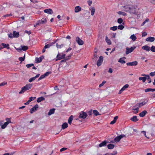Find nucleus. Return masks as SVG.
Segmentation results:
<instances>
[{
    "label": "nucleus",
    "mask_w": 155,
    "mask_h": 155,
    "mask_svg": "<svg viewBox=\"0 0 155 155\" xmlns=\"http://www.w3.org/2000/svg\"><path fill=\"white\" fill-rule=\"evenodd\" d=\"M45 98L43 97H39L37 99V101L39 103L42 101H44Z\"/></svg>",
    "instance_id": "nucleus-25"
},
{
    "label": "nucleus",
    "mask_w": 155,
    "mask_h": 155,
    "mask_svg": "<svg viewBox=\"0 0 155 155\" xmlns=\"http://www.w3.org/2000/svg\"><path fill=\"white\" fill-rule=\"evenodd\" d=\"M136 47L135 46L132 47L130 48L128 47L126 48V51L125 53L126 54H128L131 52H133V51L135 49Z\"/></svg>",
    "instance_id": "nucleus-2"
},
{
    "label": "nucleus",
    "mask_w": 155,
    "mask_h": 155,
    "mask_svg": "<svg viewBox=\"0 0 155 155\" xmlns=\"http://www.w3.org/2000/svg\"><path fill=\"white\" fill-rule=\"evenodd\" d=\"M87 3L89 6H91L92 3V2L91 0H88L87 1Z\"/></svg>",
    "instance_id": "nucleus-63"
},
{
    "label": "nucleus",
    "mask_w": 155,
    "mask_h": 155,
    "mask_svg": "<svg viewBox=\"0 0 155 155\" xmlns=\"http://www.w3.org/2000/svg\"><path fill=\"white\" fill-rule=\"evenodd\" d=\"M147 81H148V83H150L151 82V80L150 78V77L149 76H148L147 78Z\"/></svg>",
    "instance_id": "nucleus-50"
},
{
    "label": "nucleus",
    "mask_w": 155,
    "mask_h": 155,
    "mask_svg": "<svg viewBox=\"0 0 155 155\" xmlns=\"http://www.w3.org/2000/svg\"><path fill=\"white\" fill-rule=\"evenodd\" d=\"M129 87V85L128 84H126L124 85L122 88L119 91V94H121L122 92L125 90L126 88H127Z\"/></svg>",
    "instance_id": "nucleus-11"
},
{
    "label": "nucleus",
    "mask_w": 155,
    "mask_h": 155,
    "mask_svg": "<svg viewBox=\"0 0 155 155\" xmlns=\"http://www.w3.org/2000/svg\"><path fill=\"white\" fill-rule=\"evenodd\" d=\"M91 15L93 16L94 15L95 12V8L94 7L91 8Z\"/></svg>",
    "instance_id": "nucleus-39"
},
{
    "label": "nucleus",
    "mask_w": 155,
    "mask_h": 155,
    "mask_svg": "<svg viewBox=\"0 0 155 155\" xmlns=\"http://www.w3.org/2000/svg\"><path fill=\"white\" fill-rule=\"evenodd\" d=\"M12 14H7L4 15L3 16V17L4 18L10 16H12Z\"/></svg>",
    "instance_id": "nucleus-59"
},
{
    "label": "nucleus",
    "mask_w": 155,
    "mask_h": 155,
    "mask_svg": "<svg viewBox=\"0 0 155 155\" xmlns=\"http://www.w3.org/2000/svg\"><path fill=\"white\" fill-rule=\"evenodd\" d=\"M137 64V62L136 61H135L127 63L126 64L127 66H136Z\"/></svg>",
    "instance_id": "nucleus-12"
},
{
    "label": "nucleus",
    "mask_w": 155,
    "mask_h": 155,
    "mask_svg": "<svg viewBox=\"0 0 155 155\" xmlns=\"http://www.w3.org/2000/svg\"><path fill=\"white\" fill-rule=\"evenodd\" d=\"M7 84V82L5 81L3 82L0 84V86H3L6 84Z\"/></svg>",
    "instance_id": "nucleus-57"
},
{
    "label": "nucleus",
    "mask_w": 155,
    "mask_h": 155,
    "mask_svg": "<svg viewBox=\"0 0 155 155\" xmlns=\"http://www.w3.org/2000/svg\"><path fill=\"white\" fill-rule=\"evenodd\" d=\"M106 81H103L102 83L99 84V87H100L102 86L106 83Z\"/></svg>",
    "instance_id": "nucleus-49"
},
{
    "label": "nucleus",
    "mask_w": 155,
    "mask_h": 155,
    "mask_svg": "<svg viewBox=\"0 0 155 155\" xmlns=\"http://www.w3.org/2000/svg\"><path fill=\"white\" fill-rule=\"evenodd\" d=\"M6 48L8 49L10 48L9 47L8 44H5L4 43H2L0 45V49L3 48Z\"/></svg>",
    "instance_id": "nucleus-10"
},
{
    "label": "nucleus",
    "mask_w": 155,
    "mask_h": 155,
    "mask_svg": "<svg viewBox=\"0 0 155 155\" xmlns=\"http://www.w3.org/2000/svg\"><path fill=\"white\" fill-rule=\"evenodd\" d=\"M107 144V142L106 141H104L102 142V143H101L99 144V146L100 147H103L105 146Z\"/></svg>",
    "instance_id": "nucleus-32"
},
{
    "label": "nucleus",
    "mask_w": 155,
    "mask_h": 155,
    "mask_svg": "<svg viewBox=\"0 0 155 155\" xmlns=\"http://www.w3.org/2000/svg\"><path fill=\"white\" fill-rule=\"evenodd\" d=\"M123 21V19L122 18H119L117 20V22L119 24H121L122 23Z\"/></svg>",
    "instance_id": "nucleus-46"
},
{
    "label": "nucleus",
    "mask_w": 155,
    "mask_h": 155,
    "mask_svg": "<svg viewBox=\"0 0 155 155\" xmlns=\"http://www.w3.org/2000/svg\"><path fill=\"white\" fill-rule=\"evenodd\" d=\"M130 38L133 41H136L137 39V37L134 34L130 36Z\"/></svg>",
    "instance_id": "nucleus-38"
},
{
    "label": "nucleus",
    "mask_w": 155,
    "mask_h": 155,
    "mask_svg": "<svg viewBox=\"0 0 155 155\" xmlns=\"http://www.w3.org/2000/svg\"><path fill=\"white\" fill-rule=\"evenodd\" d=\"M25 58V54L24 56L23 57H20L18 59L19 60V61H21V62L24 61Z\"/></svg>",
    "instance_id": "nucleus-40"
},
{
    "label": "nucleus",
    "mask_w": 155,
    "mask_h": 155,
    "mask_svg": "<svg viewBox=\"0 0 155 155\" xmlns=\"http://www.w3.org/2000/svg\"><path fill=\"white\" fill-rule=\"evenodd\" d=\"M36 98V97H31L29 98V99L28 100V102H30L34 100Z\"/></svg>",
    "instance_id": "nucleus-43"
},
{
    "label": "nucleus",
    "mask_w": 155,
    "mask_h": 155,
    "mask_svg": "<svg viewBox=\"0 0 155 155\" xmlns=\"http://www.w3.org/2000/svg\"><path fill=\"white\" fill-rule=\"evenodd\" d=\"M118 118V117L117 116H116L114 118V120L111 121L110 123V124H113L115 123L116 122V121Z\"/></svg>",
    "instance_id": "nucleus-23"
},
{
    "label": "nucleus",
    "mask_w": 155,
    "mask_h": 155,
    "mask_svg": "<svg viewBox=\"0 0 155 155\" xmlns=\"http://www.w3.org/2000/svg\"><path fill=\"white\" fill-rule=\"evenodd\" d=\"M73 54L72 53H71L69 55L66 56L65 58V61H66L70 59L71 58V57L72 54Z\"/></svg>",
    "instance_id": "nucleus-34"
},
{
    "label": "nucleus",
    "mask_w": 155,
    "mask_h": 155,
    "mask_svg": "<svg viewBox=\"0 0 155 155\" xmlns=\"http://www.w3.org/2000/svg\"><path fill=\"white\" fill-rule=\"evenodd\" d=\"M28 48L27 46H23L22 47V50L24 51H25L28 49Z\"/></svg>",
    "instance_id": "nucleus-45"
},
{
    "label": "nucleus",
    "mask_w": 155,
    "mask_h": 155,
    "mask_svg": "<svg viewBox=\"0 0 155 155\" xmlns=\"http://www.w3.org/2000/svg\"><path fill=\"white\" fill-rule=\"evenodd\" d=\"M124 8L125 9V11H126V12H128V11H127L130 10V9L131 8V6H129L126 5V6H124Z\"/></svg>",
    "instance_id": "nucleus-37"
},
{
    "label": "nucleus",
    "mask_w": 155,
    "mask_h": 155,
    "mask_svg": "<svg viewBox=\"0 0 155 155\" xmlns=\"http://www.w3.org/2000/svg\"><path fill=\"white\" fill-rule=\"evenodd\" d=\"M73 117L71 115V116L68 119V123L70 124H71L72 123V121L73 120Z\"/></svg>",
    "instance_id": "nucleus-24"
},
{
    "label": "nucleus",
    "mask_w": 155,
    "mask_h": 155,
    "mask_svg": "<svg viewBox=\"0 0 155 155\" xmlns=\"http://www.w3.org/2000/svg\"><path fill=\"white\" fill-rule=\"evenodd\" d=\"M141 132L144 135V136H145V137L148 139H149V138L147 137L146 134V132L145 131H141Z\"/></svg>",
    "instance_id": "nucleus-60"
},
{
    "label": "nucleus",
    "mask_w": 155,
    "mask_h": 155,
    "mask_svg": "<svg viewBox=\"0 0 155 155\" xmlns=\"http://www.w3.org/2000/svg\"><path fill=\"white\" fill-rule=\"evenodd\" d=\"M139 79L140 81L142 80L143 83H144L147 80V78L145 77H140L139 78Z\"/></svg>",
    "instance_id": "nucleus-29"
},
{
    "label": "nucleus",
    "mask_w": 155,
    "mask_h": 155,
    "mask_svg": "<svg viewBox=\"0 0 155 155\" xmlns=\"http://www.w3.org/2000/svg\"><path fill=\"white\" fill-rule=\"evenodd\" d=\"M142 49L149 51H150V47L147 45H144L142 47Z\"/></svg>",
    "instance_id": "nucleus-18"
},
{
    "label": "nucleus",
    "mask_w": 155,
    "mask_h": 155,
    "mask_svg": "<svg viewBox=\"0 0 155 155\" xmlns=\"http://www.w3.org/2000/svg\"><path fill=\"white\" fill-rule=\"evenodd\" d=\"M75 41L77 43L80 45H82L84 44V41L78 36L76 38Z\"/></svg>",
    "instance_id": "nucleus-6"
},
{
    "label": "nucleus",
    "mask_w": 155,
    "mask_h": 155,
    "mask_svg": "<svg viewBox=\"0 0 155 155\" xmlns=\"http://www.w3.org/2000/svg\"><path fill=\"white\" fill-rule=\"evenodd\" d=\"M117 152L116 151H114L112 153H110V155H116Z\"/></svg>",
    "instance_id": "nucleus-61"
},
{
    "label": "nucleus",
    "mask_w": 155,
    "mask_h": 155,
    "mask_svg": "<svg viewBox=\"0 0 155 155\" xmlns=\"http://www.w3.org/2000/svg\"><path fill=\"white\" fill-rule=\"evenodd\" d=\"M93 113L94 115L96 116L100 115L99 113L96 110H94L93 111Z\"/></svg>",
    "instance_id": "nucleus-36"
},
{
    "label": "nucleus",
    "mask_w": 155,
    "mask_h": 155,
    "mask_svg": "<svg viewBox=\"0 0 155 155\" xmlns=\"http://www.w3.org/2000/svg\"><path fill=\"white\" fill-rule=\"evenodd\" d=\"M147 113L146 110H144L139 114L140 116L141 117H143Z\"/></svg>",
    "instance_id": "nucleus-20"
},
{
    "label": "nucleus",
    "mask_w": 155,
    "mask_h": 155,
    "mask_svg": "<svg viewBox=\"0 0 155 155\" xmlns=\"http://www.w3.org/2000/svg\"><path fill=\"white\" fill-rule=\"evenodd\" d=\"M68 127V124L67 123L65 122L61 126L62 129H64Z\"/></svg>",
    "instance_id": "nucleus-22"
},
{
    "label": "nucleus",
    "mask_w": 155,
    "mask_h": 155,
    "mask_svg": "<svg viewBox=\"0 0 155 155\" xmlns=\"http://www.w3.org/2000/svg\"><path fill=\"white\" fill-rule=\"evenodd\" d=\"M87 116V113L83 111H81L79 113V117L82 119L85 118Z\"/></svg>",
    "instance_id": "nucleus-4"
},
{
    "label": "nucleus",
    "mask_w": 155,
    "mask_h": 155,
    "mask_svg": "<svg viewBox=\"0 0 155 155\" xmlns=\"http://www.w3.org/2000/svg\"><path fill=\"white\" fill-rule=\"evenodd\" d=\"M55 110V109L54 108L50 109L48 113V115H51L52 114H54V112Z\"/></svg>",
    "instance_id": "nucleus-27"
},
{
    "label": "nucleus",
    "mask_w": 155,
    "mask_h": 155,
    "mask_svg": "<svg viewBox=\"0 0 155 155\" xmlns=\"http://www.w3.org/2000/svg\"><path fill=\"white\" fill-rule=\"evenodd\" d=\"M117 26H114L113 27H110V29L113 31H115L117 30Z\"/></svg>",
    "instance_id": "nucleus-42"
},
{
    "label": "nucleus",
    "mask_w": 155,
    "mask_h": 155,
    "mask_svg": "<svg viewBox=\"0 0 155 155\" xmlns=\"http://www.w3.org/2000/svg\"><path fill=\"white\" fill-rule=\"evenodd\" d=\"M56 46L58 48H60L63 47V44H61V45H59L58 43H57L56 44Z\"/></svg>",
    "instance_id": "nucleus-55"
},
{
    "label": "nucleus",
    "mask_w": 155,
    "mask_h": 155,
    "mask_svg": "<svg viewBox=\"0 0 155 155\" xmlns=\"http://www.w3.org/2000/svg\"><path fill=\"white\" fill-rule=\"evenodd\" d=\"M46 18H43L41 21H39L40 24H45L46 23Z\"/></svg>",
    "instance_id": "nucleus-31"
},
{
    "label": "nucleus",
    "mask_w": 155,
    "mask_h": 155,
    "mask_svg": "<svg viewBox=\"0 0 155 155\" xmlns=\"http://www.w3.org/2000/svg\"><path fill=\"white\" fill-rule=\"evenodd\" d=\"M125 135L124 134H121L119 136L116 137L114 139V140L115 142H119L121 139L124 137H125Z\"/></svg>",
    "instance_id": "nucleus-7"
},
{
    "label": "nucleus",
    "mask_w": 155,
    "mask_h": 155,
    "mask_svg": "<svg viewBox=\"0 0 155 155\" xmlns=\"http://www.w3.org/2000/svg\"><path fill=\"white\" fill-rule=\"evenodd\" d=\"M32 86V84H26L25 86L22 87L21 91L19 92V94L23 93L24 92L31 89Z\"/></svg>",
    "instance_id": "nucleus-1"
},
{
    "label": "nucleus",
    "mask_w": 155,
    "mask_h": 155,
    "mask_svg": "<svg viewBox=\"0 0 155 155\" xmlns=\"http://www.w3.org/2000/svg\"><path fill=\"white\" fill-rule=\"evenodd\" d=\"M51 74V72H49V71H48V72H46L45 74H44L45 76V77H47V76H48L49 74Z\"/></svg>",
    "instance_id": "nucleus-56"
},
{
    "label": "nucleus",
    "mask_w": 155,
    "mask_h": 155,
    "mask_svg": "<svg viewBox=\"0 0 155 155\" xmlns=\"http://www.w3.org/2000/svg\"><path fill=\"white\" fill-rule=\"evenodd\" d=\"M36 79V78H35L34 77H32V78H31L28 80V81L29 82H32V81H34L35 79Z\"/></svg>",
    "instance_id": "nucleus-47"
},
{
    "label": "nucleus",
    "mask_w": 155,
    "mask_h": 155,
    "mask_svg": "<svg viewBox=\"0 0 155 155\" xmlns=\"http://www.w3.org/2000/svg\"><path fill=\"white\" fill-rule=\"evenodd\" d=\"M123 58H124V59H126L125 57H124L123 58H121L119 59L118 62L121 64H124L126 63L125 61L123 60Z\"/></svg>",
    "instance_id": "nucleus-30"
},
{
    "label": "nucleus",
    "mask_w": 155,
    "mask_h": 155,
    "mask_svg": "<svg viewBox=\"0 0 155 155\" xmlns=\"http://www.w3.org/2000/svg\"><path fill=\"white\" fill-rule=\"evenodd\" d=\"M8 37L10 38H12L14 37L13 36V33H10L9 34H8Z\"/></svg>",
    "instance_id": "nucleus-58"
},
{
    "label": "nucleus",
    "mask_w": 155,
    "mask_h": 155,
    "mask_svg": "<svg viewBox=\"0 0 155 155\" xmlns=\"http://www.w3.org/2000/svg\"><path fill=\"white\" fill-rule=\"evenodd\" d=\"M44 58L43 56H41L40 57L36 58L35 61L36 63H40L41 62L42 59Z\"/></svg>",
    "instance_id": "nucleus-16"
},
{
    "label": "nucleus",
    "mask_w": 155,
    "mask_h": 155,
    "mask_svg": "<svg viewBox=\"0 0 155 155\" xmlns=\"http://www.w3.org/2000/svg\"><path fill=\"white\" fill-rule=\"evenodd\" d=\"M44 12L49 14H52L53 13V12L51 9H46L44 10Z\"/></svg>",
    "instance_id": "nucleus-14"
},
{
    "label": "nucleus",
    "mask_w": 155,
    "mask_h": 155,
    "mask_svg": "<svg viewBox=\"0 0 155 155\" xmlns=\"http://www.w3.org/2000/svg\"><path fill=\"white\" fill-rule=\"evenodd\" d=\"M114 146L113 144H110L107 145V148L109 149H111L114 148Z\"/></svg>",
    "instance_id": "nucleus-33"
},
{
    "label": "nucleus",
    "mask_w": 155,
    "mask_h": 155,
    "mask_svg": "<svg viewBox=\"0 0 155 155\" xmlns=\"http://www.w3.org/2000/svg\"><path fill=\"white\" fill-rule=\"evenodd\" d=\"M81 10V8L79 6L75 7L74 8V12L76 13H78Z\"/></svg>",
    "instance_id": "nucleus-17"
},
{
    "label": "nucleus",
    "mask_w": 155,
    "mask_h": 155,
    "mask_svg": "<svg viewBox=\"0 0 155 155\" xmlns=\"http://www.w3.org/2000/svg\"><path fill=\"white\" fill-rule=\"evenodd\" d=\"M150 49L152 52H155V47L154 46H152Z\"/></svg>",
    "instance_id": "nucleus-48"
},
{
    "label": "nucleus",
    "mask_w": 155,
    "mask_h": 155,
    "mask_svg": "<svg viewBox=\"0 0 155 155\" xmlns=\"http://www.w3.org/2000/svg\"><path fill=\"white\" fill-rule=\"evenodd\" d=\"M105 40L107 43L109 45H110L111 44V42L110 40L108 38L107 36H106L105 37Z\"/></svg>",
    "instance_id": "nucleus-28"
},
{
    "label": "nucleus",
    "mask_w": 155,
    "mask_h": 155,
    "mask_svg": "<svg viewBox=\"0 0 155 155\" xmlns=\"http://www.w3.org/2000/svg\"><path fill=\"white\" fill-rule=\"evenodd\" d=\"M13 33V37L14 38H17L19 36V33L18 32H17L15 31H14Z\"/></svg>",
    "instance_id": "nucleus-21"
},
{
    "label": "nucleus",
    "mask_w": 155,
    "mask_h": 155,
    "mask_svg": "<svg viewBox=\"0 0 155 155\" xmlns=\"http://www.w3.org/2000/svg\"><path fill=\"white\" fill-rule=\"evenodd\" d=\"M117 13L119 15H121L123 16H125L126 15V14L125 12L121 11H119L117 12Z\"/></svg>",
    "instance_id": "nucleus-41"
},
{
    "label": "nucleus",
    "mask_w": 155,
    "mask_h": 155,
    "mask_svg": "<svg viewBox=\"0 0 155 155\" xmlns=\"http://www.w3.org/2000/svg\"><path fill=\"white\" fill-rule=\"evenodd\" d=\"M148 102V101L147 100H145L143 101L141 103L137 104V106H138L139 107H141L145 104H146Z\"/></svg>",
    "instance_id": "nucleus-13"
},
{
    "label": "nucleus",
    "mask_w": 155,
    "mask_h": 155,
    "mask_svg": "<svg viewBox=\"0 0 155 155\" xmlns=\"http://www.w3.org/2000/svg\"><path fill=\"white\" fill-rule=\"evenodd\" d=\"M155 40V38L154 37H149L146 38V41H147L153 42Z\"/></svg>",
    "instance_id": "nucleus-15"
},
{
    "label": "nucleus",
    "mask_w": 155,
    "mask_h": 155,
    "mask_svg": "<svg viewBox=\"0 0 155 155\" xmlns=\"http://www.w3.org/2000/svg\"><path fill=\"white\" fill-rule=\"evenodd\" d=\"M38 108V104H36L35 106L31 108L30 110V112L31 114H32L34 112L36 111Z\"/></svg>",
    "instance_id": "nucleus-9"
},
{
    "label": "nucleus",
    "mask_w": 155,
    "mask_h": 155,
    "mask_svg": "<svg viewBox=\"0 0 155 155\" xmlns=\"http://www.w3.org/2000/svg\"><path fill=\"white\" fill-rule=\"evenodd\" d=\"M103 61V57L102 56H101L99 57V59L97 61V64L98 67L100 66Z\"/></svg>",
    "instance_id": "nucleus-5"
},
{
    "label": "nucleus",
    "mask_w": 155,
    "mask_h": 155,
    "mask_svg": "<svg viewBox=\"0 0 155 155\" xmlns=\"http://www.w3.org/2000/svg\"><path fill=\"white\" fill-rule=\"evenodd\" d=\"M10 118H6V120L7 121L4 124L6 125L7 126L9 124L11 123V121Z\"/></svg>",
    "instance_id": "nucleus-35"
},
{
    "label": "nucleus",
    "mask_w": 155,
    "mask_h": 155,
    "mask_svg": "<svg viewBox=\"0 0 155 155\" xmlns=\"http://www.w3.org/2000/svg\"><path fill=\"white\" fill-rule=\"evenodd\" d=\"M34 65L33 64H27L26 65V66L28 68H29L32 66H33Z\"/></svg>",
    "instance_id": "nucleus-54"
},
{
    "label": "nucleus",
    "mask_w": 155,
    "mask_h": 155,
    "mask_svg": "<svg viewBox=\"0 0 155 155\" xmlns=\"http://www.w3.org/2000/svg\"><path fill=\"white\" fill-rule=\"evenodd\" d=\"M133 110H135V111H134V113L135 114H137L138 113L139 110V108L138 107H137L136 108H135Z\"/></svg>",
    "instance_id": "nucleus-52"
},
{
    "label": "nucleus",
    "mask_w": 155,
    "mask_h": 155,
    "mask_svg": "<svg viewBox=\"0 0 155 155\" xmlns=\"http://www.w3.org/2000/svg\"><path fill=\"white\" fill-rule=\"evenodd\" d=\"M45 77L44 74L40 76V77L38 78V80L39 81L41 80V79L45 78Z\"/></svg>",
    "instance_id": "nucleus-51"
},
{
    "label": "nucleus",
    "mask_w": 155,
    "mask_h": 155,
    "mask_svg": "<svg viewBox=\"0 0 155 155\" xmlns=\"http://www.w3.org/2000/svg\"><path fill=\"white\" fill-rule=\"evenodd\" d=\"M7 125L5 124H3L1 127V128L2 129H4L7 127Z\"/></svg>",
    "instance_id": "nucleus-64"
},
{
    "label": "nucleus",
    "mask_w": 155,
    "mask_h": 155,
    "mask_svg": "<svg viewBox=\"0 0 155 155\" xmlns=\"http://www.w3.org/2000/svg\"><path fill=\"white\" fill-rule=\"evenodd\" d=\"M51 46V45L50 44H48L46 45H45V46L44 48H45L46 49L49 48L50 46Z\"/></svg>",
    "instance_id": "nucleus-53"
},
{
    "label": "nucleus",
    "mask_w": 155,
    "mask_h": 155,
    "mask_svg": "<svg viewBox=\"0 0 155 155\" xmlns=\"http://www.w3.org/2000/svg\"><path fill=\"white\" fill-rule=\"evenodd\" d=\"M130 120L133 122H136L139 120L137 118V117L136 116H134L132 117L131 118Z\"/></svg>",
    "instance_id": "nucleus-19"
},
{
    "label": "nucleus",
    "mask_w": 155,
    "mask_h": 155,
    "mask_svg": "<svg viewBox=\"0 0 155 155\" xmlns=\"http://www.w3.org/2000/svg\"><path fill=\"white\" fill-rule=\"evenodd\" d=\"M65 56V54H62L61 55L60 54L58 53L57 56V59L56 60V61H57L58 60H60L64 58Z\"/></svg>",
    "instance_id": "nucleus-8"
},
{
    "label": "nucleus",
    "mask_w": 155,
    "mask_h": 155,
    "mask_svg": "<svg viewBox=\"0 0 155 155\" xmlns=\"http://www.w3.org/2000/svg\"><path fill=\"white\" fill-rule=\"evenodd\" d=\"M155 91V88L152 89V88H147L145 89V91L146 92H147L150 91Z\"/></svg>",
    "instance_id": "nucleus-26"
},
{
    "label": "nucleus",
    "mask_w": 155,
    "mask_h": 155,
    "mask_svg": "<svg viewBox=\"0 0 155 155\" xmlns=\"http://www.w3.org/2000/svg\"><path fill=\"white\" fill-rule=\"evenodd\" d=\"M127 11H128V12L132 14L136 15L137 13L136 11V8L134 7L133 6H131L130 10H128Z\"/></svg>",
    "instance_id": "nucleus-3"
},
{
    "label": "nucleus",
    "mask_w": 155,
    "mask_h": 155,
    "mask_svg": "<svg viewBox=\"0 0 155 155\" xmlns=\"http://www.w3.org/2000/svg\"><path fill=\"white\" fill-rule=\"evenodd\" d=\"M150 75L152 77L155 75V71L153 72H151L150 73Z\"/></svg>",
    "instance_id": "nucleus-62"
},
{
    "label": "nucleus",
    "mask_w": 155,
    "mask_h": 155,
    "mask_svg": "<svg viewBox=\"0 0 155 155\" xmlns=\"http://www.w3.org/2000/svg\"><path fill=\"white\" fill-rule=\"evenodd\" d=\"M124 27L122 25H120L118 26V28L119 29L121 30L123 29Z\"/></svg>",
    "instance_id": "nucleus-44"
}]
</instances>
